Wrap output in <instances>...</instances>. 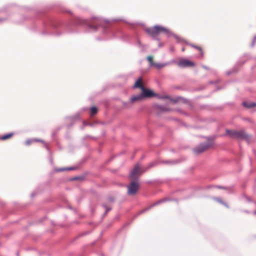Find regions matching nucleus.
Listing matches in <instances>:
<instances>
[{
	"label": "nucleus",
	"instance_id": "obj_21",
	"mask_svg": "<svg viewBox=\"0 0 256 256\" xmlns=\"http://www.w3.org/2000/svg\"><path fill=\"white\" fill-rule=\"evenodd\" d=\"M182 52H184V51L185 50L184 48H182Z\"/></svg>",
	"mask_w": 256,
	"mask_h": 256
},
{
	"label": "nucleus",
	"instance_id": "obj_3",
	"mask_svg": "<svg viewBox=\"0 0 256 256\" xmlns=\"http://www.w3.org/2000/svg\"><path fill=\"white\" fill-rule=\"evenodd\" d=\"M140 188L139 183L138 180H133L128 186V194L129 195H134L138 191Z\"/></svg>",
	"mask_w": 256,
	"mask_h": 256
},
{
	"label": "nucleus",
	"instance_id": "obj_15",
	"mask_svg": "<svg viewBox=\"0 0 256 256\" xmlns=\"http://www.w3.org/2000/svg\"><path fill=\"white\" fill-rule=\"evenodd\" d=\"M98 112V109L96 107H92L90 108V114L91 116L94 115Z\"/></svg>",
	"mask_w": 256,
	"mask_h": 256
},
{
	"label": "nucleus",
	"instance_id": "obj_7",
	"mask_svg": "<svg viewBox=\"0 0 256 256\" xmlns=\"http://www.w3.org/2000/svg\"><path fill=\"white\" fill-rule=\"evenodd\" d=\"M142 95L143 98H151L155 96V94L151 90L142 88Z\"/></svg>",
	"mask_w": 256,
	"mask_h": 256
},
{
	"label": "nucleus",
	"instance_id": "obj_16",
	"mask_svg": "<svg viewBox=\"0 0 256 256\" xmlns=\"http://www.w3.org/2000/svg\"><path fill=\"white\" fill-rule=\"evenodd\" d=\"M192 47L198 49V50H199L200 52H201V54L202 55V48L200 46H194V45H191Z\"/></svg>",
	"mask_w": 256,
	"mask_h": 256
},
{
	"label": "nucleus",
	"instance_id": "obj_12",
	"mask_svg": "<svg viewBox=\"0 0 256 256\" xmlns=\"http://www.w3.org/2000/svg\"><path fill=\"white\" fill-rule=\"evenodd\" d=\"M134 87L140 88L141 90H142V88H144L142 84V80L141 78H139L136 81V82L134 84Z\"/></svg>",
	"mask_w": 256,
	"mask_h": 256
},
{
	"label": "nucleus",
	"instance_id": "obj_14",
	"mask_svg": "<svg viewBox=\"0 0 256 256\" xmlns=\"http://www.w3.org/2000/svg\"><path fill=\"white\" fill-rule=\"evenodd\" d=\"M147 60L149 62L150 64V66H152L153 64H154V62L153 60V56H148L147 57Z\"/></svg>",
	"mask_w": 256,
	"mask_h": 256
},
{
	"label": "nucleus",
	"instance_id": "obj_19",
	"mask_svg": "<svg viewBox=\"0 0 256 256\" xmlns=\"http://www.w3.org/2000/svg\"><path fill=\"white\" fill-rule=\"evenodd\" d=\"M162 108V110H164V111H168V109H167V108Z\"/></svg>",
	"mask_w": 256,
	"mask_h": 256
},
{
	"label": "nucleus",
	"instance_id": "obj_8",
	"mask_svg": "<svg viewBox=\"0 0 256 256\" xmlns=\"http://www.w3.org/2000/svg\"><path fill=\"white\" fill-rule=\"evenodd\" d=\"M100 23V20L99 19L96 18L92 24H89V26L94 30H96Z\"/></svg>",
	"mask_w": 256,
	"mask_h": 256
},
{
	"label": "nucleus",
	"instance_id": "obj_2",
	"mask_svg": "<svg viewBox=\"0 0 256 256\" xmlns=\"http://www.w3.org/2000/svg\"><path fill=\"white\" fill-rule=\"evenodd\" d=\"M146 32L151 36L154 37L160 33H168V30L162 26H156L154 27L146 28Z\"/></svg>",
	"mask_w": 256,
	"mask_h": 256
},
{
	"label": "nucleus",
	"instance_id": "obj_10",
	"mask_svg": "<svg viewBox=\"0 0 256 256\" xmlns=\"http://www.w3.org/2000/svg\"><path fill=\"white\" fill-rule=\"evenodd\" d=\"M14 135V132H10L9 134H4L0 137V140H6L12 138Z\"/></svg>",
	"mask_w": 256,
	"mask_h": 256
},
{
	"label": "nucleus",
	"instance_id": "obj_22",
	"mask_svg": "<svg viewBox=\"0 0 256 256\" xmlns=\"http://www.w3.org/2000/svg\"><path fill=\"white\" fill-rule=\"evenodd\" d=\"M68 170H72V168H68Z\"/></svg>",
	"mask_w": 256,
	"mask_h": 256
},
{
	"label": "nucleus",
	"instance_id": "obj_5",
	"mask_svg": "<svg viewBox=\"0 0 256 256\" xmlns=\"http://www.w3.org/2000/svg\"><path fill=\"white\" fill-rule=\"evenodd\" d=\"M178 65L180 67L186 68V67H193L194 66V64L192 62H191L187 59L181 58L179 60L178 62Z\"/></svg>",
	"mask_w": 256,
	"mask_h": 256
},
{
	"label": "nucleus",
	"instance_id": "obj_18",
	"mask_svg": "<svg viewBox=\"0 0 256 256\" xmlns=\"http://www.w3.org/2000/svg\"><path fill=\"white\" fill-rule=\"evenodd\" d=\"M30 142H30V140H27V141H26V144H27V145H30Z\"/></svg>",
	"mask_w": 256,
	"mask_h": 256
},
{
	"label": "nucleus",
	"instance_id": "obj_13",
	"mask_svg": "<svg viewBox=\"0 0 256 256\" xmlns=\"http://www.w3.org/2000/svg\"><path fill=\"white\" fill-rule=\"evenodd\" d=\"M165 66V64L154 62V64H153L152 66H155L157 68H162L164 67Z\"/></svg>",
	"mask_w": 256,
	"mask_h": 256
},
{
	"label": "nucleus",
	"instance_id": "obj_6",
	"mask_svg": "<svg viewBox=\"0 0 256 256\" xmlns=\"http://www.w3.org/2000/svg\"><path fill=\"white\" fill-rule=\"evenodd\" d=\"M212 145L211 142H207L206 144H201L198 148L194 149V152L196 154H200L208 150Z\"/></svg>",
	"mask_w": 256,
	"mask_h": 256
},
{
	"label": "nucleus",
	"instance_id": "obj_23",
	"mask_svg": "<svg viewBox=\"0 0 256 256\" xmlns=\"http://www.w3.org/2000/svg\"><path fill=\"white\" fill-rule=\"evenodd\" d=\"M255 214H256V212H254Z\"/></svg>",
	"mask_w": 256,
	"mask_h": 256
},
{
	"label": "nucleus",
	"instance_id": "obj_20",
	"mask_svg": "<svg viewBox=\"0 0 256 256\" xmlns=\"http://www.w3.org/2000/svg\"><path fill=\"white\" fill-rule=\"evenodd\" d=\"M216 200L217 201H218V202H222V201H221L219 198H216Z\"/></svg>",
	"mask_w": 256,
	"mask_h": 256
},
{
	"label": "nucleus",
	"instance_id": "obj_11",
	"mask_svg": "<svg viewBox=\"0 0 256 256\" xmlns=\"http://www.w3.org/2000/svg\"><path fill=\"white\" fill-rule=\"evenodd\" d=\"M244 106L248 108H252L256 106V103L253 102H244L242 103Z\"/></svg>",
	"mask_w": 256,
	"mask_h": 256
},
{
	"label": "nucleus",
	"instance_id": "obj_17",
	"mask_svg": "<svg viewBox=\"0 0 256 256\" xmlns=\"http://www.w3.org/2000/svg\"><path fill=\"white\" fill-rule=\"evenodd\" d=\"M154 163H151L148 165V166L147 168H150L154 166Z\"/></svg>",
	"mask_w": 256,
	"mask_h": 256
},
{
	"label": "nucleus",
	"instance_id": "obj_4",
	"mask_svg": "<svg viewBox=\"0 0 256 256\" xmlns=\"http://www.w3.org/2000/svg\"><path fill=\"white\" fill-rule=\"evenodd\" d=\"M143 170L141 169L140 166L137 164H136L133 170L130 173V178L132 180H138L137 178L143 172Z\"/></svg>",
	"mask_w": 256,
	"mask_h": 256
},
{
	"label": "nucleus",
	"instance_id": "obj_9",
	"mask_svg": "<svg viewBox=\"0 0 256 256\" xmlns=\"http://www.w3.org/2000/svg\"><path fill=\"white\" fill-rule=\"evenodd\" d=\"M144 99L142 94L137 96H133L132 97L130 100L132 102H134L136 101H140Z\"/></svg>",
	"mask_w": 256,
	"mask_h": 256
},
{
	"label": "nucleus",
	"instance_id": "obj_1",
	"mask_svg": "<svg viewBox=\"0 0 256 256\" xmlns=\"http://www.w3.org/2000/svg\"><path fill=\"white\" fill-rule=\"evenodd\" d=\"M226 134L230 137L234 138L246 140H248L250 136L243 130H226Z\"/></svg>",
	"mask_w": 256,
	"mask_h": 256
}]
</instances>
